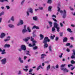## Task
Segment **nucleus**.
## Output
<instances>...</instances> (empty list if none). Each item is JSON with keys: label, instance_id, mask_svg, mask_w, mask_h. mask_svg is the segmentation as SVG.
Segmentation results:
<instances>
[{"label": "nucleus", "instance_id": "f257e3e1", "mask_svg": "<svg viewBox=\"0 0 75 75\" xmlns=\"http://www.w3.org/2000/svg\"><path fill=\"white\" fill-rule=\"evenodd\" d=\"M50 40L47 37H45L43 41V43L45 44L44 45V48H47L48 47V45L47 44V42H50Z\"/></svg>", "mask_w": 75, "mask_h": 75}, {"label": "nucleus", "instance_id": "f03ea898", "mask_svg": "<svg viewBox=\"0 0 75 75\" xmlns=\"http://www.w3.org/2000/svg\"><path fill=\"white\" fill-rule=\"evenodd\" d=\"M26 46L24 45H22L21 46V48L18 49V51L20 52H21L22 50L23 51L26 50Z\"/></svg>", "mask_w": 75, "mask_h": 75}, {"label": "nucleus", "instance_id": "7ed1b4c3", "mask_svg": "<svg viewBox=\"0 0 75 75\" xmlns=\"http://www.w3.org/2000/svg\"><path fill=\"white\" fill-rule=\"evenodd\" d=\"M30 13L32 14H33V8H29L28 11H26V14H27V16H28L30 15V13Z\"/></svg>", "mask_w": 75, "mask_h": 75}, {"label": "nucleus", "instance_id": "20e7f679", "mask_svg": "<svg viewBox=\"0 0 75 75\" xmlns=\"http://www.w3.org/2000/svg\"><path fill=\"white\" fill-rule=\"evenodd\" d=\"M54 27L55 28H56L57 29V32H59L60 31V28L59 27V25L56 22H54Z\"/></svg>", "mask_w": 75, "mask_h": 75}, {"label": "nucleus", "instance_id": "39448f33", "mask_svg": "<svg viewBox=\"0 0 75 75\" xmlns=\"http://www.w3.org/2000/svg\"><path fill=\"white\" fill-rule=\"evenodd\" d=\"M1 62L2 65H5V64H6V62H7V59L5 58L3 59H2L1 61Z\"/></svg>", "mask_w": 75, "mask_h": 75}, {"label": "nucleus", "instance_id": "423d86ee", "mask_svg": "<svg viewBox=\"0 0 75 75\" xmlns=\"http://www.w3.org/2000/svg\"><path fill=\"white\" fill-rule=\"evenodd\" d=\"M27 32V30L26 29V25H25L24 27V29L22 30V32L23 34H24Z\"/></svg>", "mask_w": 75, "mask_h": 75}, {"label": "nucleus", "instance_id": "0eeeda50", "mask_svg": "<svg viewBox=\"0 0 75 75\" xmlns=\"http://www.w3.org/2000/svg\"><path fill=\"white\" fill-rule=\"evenodd\" d=\"M23 24L24 22H23V20H20V22L17 24V26H20V25H23Z\"/></svg>", "mask_w": 75, "mask_h": 75}, {"label": "nucleus", "instance_id": "6e6552de", "mask_svg": "<svg viewBox=\"0 0 75 75\" xmlns=\"http://www.w3.org/2000/svg\"><path fill=\"white\" fill-rule=\"evenodd\" d=\"M5 51H6V50H5V49L2 50H1V48H0V52H2L1 53V54H2V55H3V54H6V52Z\"/></svg>", "mask_w": 75, "mask_h": 75}, {"label": "nucleus", "instance_id": "1a4fd4ad", "mask_svg": "<svg viewBox=\"0 0 75 75\" xmlns=\"http://www.w3.org/2000/svg\"><path fill=\"white\" fill-rule=\"evenodd\" d=\"M10 38L11 37L10 36H7L6 37V39H5L4 41L5 42H7V41H10L11 40Z\"/></svg>", "mask_w": 75, "mask_h": 75}, {"label": "nucleus", "instance_id": "9d476101", "mask_svg": "<svg viewBox=\"0 0 75 75\" xmlns=\"http://www.w3.org/2000/svg\"><path fill=\"white\" fill-rule=\"evenodd\" d=\"M6 36V34L4 33H1V34L0 36V38H3L4 37Z\"/></svg>", "mask_w": 75, "mask_h": 75}, {"label": "nucleus", "instance_id": "9b49d317", "mask_svg": "<svg viewBox=\"0 0 75 75\" xmlns=\"http://www.w3.org/2000/svg\"><path fill=\"white\" fill-rule=\"evenodd\" d=\"M61 70H63V71H65L66 72H69V70H68L66 68H61Z\"/></svg>", "mask_w": 75, "mask_h": 75}, {"label": "nucleus", "instance_id": "f8f14e48", "mask_svg": "<svg viewBox=\"0 0 75 75\" xmlns=\"http://www.w3.org/2000/svg\"><path fill=\"white\" fill-rule=\"evenodd\" d=\"M18 59L20 63H24V61H23V60H22V58L21 57H19Z\"/></svg>", "mask_w": 75, "mask_h": 75}, {"label": "nucleus", "instance_id": "ddd939ff", "mask_svg": "<svg viewBox=\"0 0 75 75\" xmlns=\"http://www.w3.org/2000/svg\"><path fill=\"white\" fill-rule=\"evenodd\" d=\"M30 38V37H28L26 38H25L24 39H23V41H25V42H27V41H28V40H29V39Z\"/></svg>", "mask_w": 75, "mask_h": 75}, {"label": "nucleus", "instance_id": "4468645a", "mask_svg": "<svg viewBox=\"0 0 75 75\" xmlns=\"http://www.w3.org/2000/svg\"><path fill=\"white\" fill-rule=\"evenodd\" d=\"M10 45L7 44H5L4 46V48H10Z\"/></svg>", "mask_w": 75, "mask_h": 75}, {"label": "nucleus", "instance_id": "2eb2a0df", "mask_svg": "<svg viewBox=\"0 0 75 75\" xmlns=\"http://www.w3.org/2000/svg\"><path fill=\"white\" fill-rule=\"evenodd\" d=\"M33 44L32 46L34 47V46H35L36 45L35 43H37V42L35 40H33Z\"/></svg>", "mask_w": 75, "mask_h": 75}, {"label": "nucleus", "instance_id": "dca6fc26", "mask_svg": "<svg viewBox=\"0 0 75 75\" xmlns=\"http://www.w3.org/2000/svg\"><path fill=\"white\" fill-rule=\"evenodd\" d=\"M47 56V55L45 54H42L41 55V59H42L43 58H44V57H46Z\"/></svg>", "mask_w": 75, "mask_h": 75}, {"label": "nucleus", "instance_id": "f3484780", "mask_svg": "<svg viewBox=\"0 0 75 75\" xmlns=\"http://www.w3.org/2000/svg\"><path fill=\"white\" fill-rule=\"evenodd\" d=\"M48 23L49 25L50 26V27H52V22L51 21H49L48 22Z\"/></svg>", "mask_w": 75, "mask_h": 75}, {"label": "nucleus", "instance_id": "a211bd4d", "mask_svg": "<svg viewBox=\"0 0 75 75\" xmlns=\"http://www.w3.org/2000/svg\"><path fill=\"white\" fill-rule=\"evenodd\" d=\"M33 70L31 69H30V70L29 71V74L28 73H27V75H28V74H33V73H31V72H32L33 71Z\"/></svg>", "mask_w": 75, "mask_h": 75}, {"label": "nucleus", "instance_id": "6ab92c4d", "mask_svg": "<svg viewBox=\"0 0 75 75\" xmlns=\"http://www.w3.org/2000/svg\"><path fill=\"white\" fill-rule=\"evenodd\" d=\"M50 68L51 65H48V66L47 67L46 71H48V70H49Z\"/></svg>", "mask_w": 75, "mask_h": 75}, {"label": "nucleus", "instance_id": "aec40b11", "mask_svg": "<svg viewBox=\"0 0 75 75\" xmlns=\"http://www.w3.org/2000/svg\"><path fill=\"white\" fill-rule=\"evenodd\" d=\"M68 40V38L67 37H65L64 38L63 40V42H67Z\"/></svg>", "mask_w": 75, "mask_h": 75}, {"label": "nucleus", "instance_id": "412c9836", "mask_svg": "<svg viewBox=\"0 0 75 75\" xmlns=\"http://www.w3.org/2000/svg\"><path fill=\"white\" fill-rule=\"evenodd\" d=\"M55 27H54H54H53L52 28V32H54V31H55Z\"/></svg>", "mask_w": 75, "mask_h": 75}, {"label": "nucleus", "instance_id": "4be33fe9", "mask_svg": "<svg viewBox=\"0 0 75 75\" xmlns=\"http://www.w3.org/2000/svg\"><path fill=\"white\" fill-rule=\"evenodd\" d=\"M8 27H10V28H13L14 27V26L13 25H12L11 24H9L8 25Z\"/></svg>", "mask_w": 75, "mask_h": 75}, {"label": "nucleus", "instance_id": "5701e85b", "mask_svg": "<svg viewBox=\"0 0 75 75\" xmlns=\"http://www.w3.org/2000/svg\"><path fill=\"white\" fill-rule=\"evenodd\" d=\"M40 40H42L43 38H44V36L40 34Z\"/></svg>", "mask_w": 75, "mask_h": 75}, {"label": "nucleus", "instance_id": "b1692460", "mask_svg": "<svg viewBox=\"0 0 75 75\" xmlns=\"http://www.w3.org/2000/svg\"><path fill=\"white\" fill-rule=\"evenodd\" d=\"M11 20L12 21H14V16H12L11 18H10Z\"/></svg>", "mask_w": 75, "mask_h": 75}, {"label": "nucleus", "instance_id": "393cba45", "mask_svg": "<svg viewBox=\"0 0 75 75\" xmlns=\"http://www.w3.org/2000/svg\"><path fill=\"white\" fill-rule=\"evenodd\" d=\"M33 29L36 28V29H40V28H39V27H38V26H37L35 25H34L33 27Z\"/></svg>", "mask_w": 75, "mask_h": 75}, {"label": "nucleus", "instance_id": "a878e982", "mask_svg": "<svg viewBox=\"0 0 75 75\" xmlns=\"http://www.w3.org/2000/svg\"><path fill=\"white\" fill-rule=\"evenodd\" d=\"M51 9H52V6H50L48 7V11H51Z\"/></svg>", "mask_w": 75, "mask_h": 75}, {"label": "nucleus", "instance_id": "bb28decb", "mask_svg": "<svg viewBox=\"0 0 75 75\" xmlns=\"http://www.w3.org/2000/svg\"><path fill=\"white\" fill-rule=\"evenodd\" d=\"M52 46L50 45L49 46V49L50 51V52H52Z\"/></svg>", "mask_w": 75, "mask_h": 75}, {"label": "nucleus", "instance_id": "cd10ccee", "mask_svg": "<svg viewBox=\"0 0 75 75\" xmlns=\"http://www.w3.org/2000/svg\"><path fill=\"white\" fill-rule=\"evenodd\" d=\"M40 68H42V69H43V68L42 67L41 65H40L37 68V71H38V70H39V69H40Z\"/></svg>", "mask_w": 75, "mask_h": 75}, {"label": "nucleus", "instance_id": "c85d7f7f", "mask_svg": "<svg viewBox=\"0 0 75 75\" xmlns=\"http://www.w3.org/2000/svg\"><path fill=\"white\" fill-rule=\"evenodd\" d=\"M33 19L34 20H35V21H37V20H38V19L37 18V16L33 17Z\"/></svg>", "mask_w": 75, "mask_h": 75}, {"label": "nucleus", "instance_id": "c756f323", "mask_svg": "<svg viewBox=\"0 0 75 75\" xmlns=\"http://www.w3.org/2000/svg\"><path fill=\"white\" fill-rule=\"evenodd\" d=\"M55 37V35H53V36L51 35L50 36V38L52 40H54V37Z\"/></svg>", "mask_w": 75, "mask_h": 75}, {"label": "nucleus", "instance_id": "7c9ffc66", "mask_svg": "<svg viewBox=\"0 0 75 75\" xmlns=\"http://www.w3.org/2000/svg\"><path fill=\"white\" fill-rule=\"evenodd\" d=\"M4 1H6L7 2H8V0H0V2H2V3H3Z\"/></svg>", "mask_w": 75, "mask_h": 75}, {"label": "nucleus", "instance_id": "2f4dec72", "mask_svg": "<svg viewBox=\"0 0 75 75\" xmlns=\"http://www.w3.org/2000/svg\"><path fill=\"white\" fill-rule=\"evenodd\" d=\"M27 31H28V32L30 33L31 31V29L30 28V27H28L27 28Z\"/></svg>", "mask_w": 75, "mask_h": 75}, {"label": "nucleus", "instance_id": "473e14b6", "mask_svg": "<svg viewBox=\"0 0 75 75\" xmlns=\"http://www.w3.org/2000/svg\"><path fill=\"white\" fill-rule=\"evenodd\" d=\"M52 3V0H48L47 2V3L48 4H51Z\"/></svg>", "mask_w": 75, "mask_h": 75}, {"label": "nucleus", "instance_id": "72a5a7b5", "mask_svg": "<svg viewBox=\"0 0 75 75\" xmlns=\"http://www.w3.org/2000/svg\"><path fill=\"white\" fill-rule=\"evenodd\" d=\"M67 30L69 32V33H72V31H71V29L69 28H68Z\"/></svg>", "mask_w": 75, "mask_h": 75}, {"label": "nucleus", "instance_id": "f704fd0d", "mask_svg": "<svg viewBox=\"0 0 75 75\" xmlns=\"http://www.w3.org/2000/svg\"><path fill=\"white\" fill-rule=\"evenodd\" d=\"M26 52L27 53L26 54V55H28L29 56H31V54H30V51H27Z\"/></svg>", "mask_w": 75, "mask_h": 75}, {"label": "nucleus", "instance_id": "c9c22d12", "mask_svg": "<svg viewBox=\"0 0 75 75\" xmlns=\"http://www.w3.org/2000/svg\"><path fill=\"white\" fill-rule=\"evenodd\" d=\"M6 8L7 10H9L10 8V7L9 6H6Z\"/></svg>", "mask_w": 75, "mask_h": 75}, {"label": "nucleus", "instance_id": "e433bc0d", "mask_svg": "<svg viewBox=\"0 0 75 75\" xmlns=\"http://www.w3.org/2000/svg\"><path fill=\"white\" fill-rule=\"evenodd\" d=\"M4 12L3 11L1 13H0V16H1L2 15H4Z\"/></svg>", "mask_w": 75, "mask_h": 75}, {"label": "nucleus", "instance_id": "4c0bfd02", "mask_svg": "<svg viewBox=\"0 0 75 75\" xmlns=\"http://www.w3.org/2000/svg\"><path fill=\"white\" fill-rule=\"evenodd\" d=\"M66 16H67V14H63L62 17L63 18H65L66 17Z\"/></svg>", "mask_w": 75, "mask_h": 75}, {"label": "nucleus", "instance_id": "58836bf2", "mask_svg": "<svg viewBox=\"0 0 75 75\" xmlns=\"http://www.w3.org/2000/svg\"><path fill=\"white\" fill-rule=\"evenodd\" d=\"M71 63L72 64H75V62L74 61V60H71Z\"/></svg>", "mask_w": 75, "mask_h": 75}, {"label": "nucleus", "instance_id": "ea45409f", "mask_svg": "<svg viewBox=\"0 0 75 75\" xmlns=\"http://www.w3.org/2000/svg\"><path fill=\"white\" fill-rule=\"evenodd\" d=\"M39 10H42L44 9V8H43V7H39Z\"/></svg>", "mask_w": 75, "mask_h": 75}, {"label": "nucleus", "instance_id": "a19ab883", "mask_svg": "<svg viewBox=\"0 0 75 75\" xmlns=\"http://www.w3.org/2000/svg\"><path fill=\"white\" fill-rule=\"evenodd\" d=\"M25 1V0H23L21 2V4L22 6H23V4H24Z\"/></svg>", "mask_w": 75, "mask_h": 75}, {"label": "nucleus", "instance_id": "79ce46f5", "mask_svg": "<svg viewBox=\"0 0 75 75\" xmlns=\"http://www.w3.org/2000/svg\"><path fill=\"white\" fill-rule=\"evenodd\" d=\"M59 40V38L58 37H56L55 40L56 41H58V40Z\"/></svg>", "mask_w": 75, "mask_h": 75}, {"label": "nucleus", "instance_id": "37998d69", "mask_svg": "<svg viewBox=\"0 0 75 75\" xmlns=\"http://www.w3.org/2000/svg\"><path fill=\"white\" fill-rule=\"evenodd\" d=\"M38 49V47L37 46H35L33 47V49L34 50H37V49Z\"/></svg>", "mask_w": 75, "mask_h": 75}, {"label": "nucleus", "instance_id": "c03bdc74", "mask_svg": "<svg viewBox=\"0 0 75 75\" xmlns=\"http://www.w3.org/2000/svg\"><path fill=\"white\" fill-rule=\"evenodd\" d=\"M62 55H63V53H61V54L60 55H59V58H62Z\"/></svg>", "mask_w": 75, "mask_h": 75}, {"label": "nucleus", "instance_id": "a18cd8bd", "mask_svg": "<svg viewBox=\"0 0 75 75\" xmlns=\"http://www.w3.org/2000/svg\"><path fill=\"white\" fill-rule=\"evenodd\" d=\"M57 8H58V10H57L59 12L60 11V10H61V8H60L58 6Z\"/></svg>", "mask_w": 75, "mask_h": 75}, {"label": "nucleus", "instance_id": "49530a36", "mask_svg": "<svg viewBox=\"0 0 75 75\" xmlns=\"http://www.w3.org/2000/svg\"><path fill=\"white\" fill-rule=\"evenodd\" d=\"M62 35H63V33L61 32L60 33V37H62Z\"/></svg>", "mask_w": 75, "mask_h": 75}, {"label": "nucleus", "instance_id": "de8ad7c7", "mask_svg": "<svg viewBox=\"0 0 75 75\" xmlns=\"http://www.w3.org/2000/svg\"><path fill=\"white\" fill-rule=\"evenodd\" d=\"M71 58H72V59H75V56L74 55H72L71 57Z\"/></svg>", "mask_w": 75, "mask_h": 75}, {"label": "nucleus", "instance_id": "09e8293b", "mask_svg": "<svg viewBox=\"0 0 75 75\" xmlns=\"http://www.w3.org/2000/svg\"><path fill=\"white\" fill-rule=\"evenodd\" d=\"M65 65H66V64H62V65H61V67L63 68V67H64Z\"/></svg>", "mask_w": 75, "mask_h": 75}, {"label": "nucleus", "instance_id": "8fccbe9b", "mask_svg": "<svg viewBox=\"0 0 75 75\" xmlns=\"http://www.w3.org/2000/svg\"><path fill=\"white\" fill-rule=\"evenodd\" d=\"M31 41H32V42H33V41L34 40V38H33L32 37H31Z\"/></svg>", "mask_w": 75, "mask_h": 75}, {"label": "nucleus", "instance_id": "3c124183", "mask_svg": "<svg viewBox=\"0 0 75 75\" xmlns=\"http://www.w3.org/2000/svg\"><path fill=\"white\" fill-rule=\"evenodd\" d=\"M71 44L69 43H67L66 44V46H69Z\"/></svg>", "mask_w": 75, "mask_h": 75}, {"label": "nucleus", "instance_id": "603ef678", "mask_svg": "<svg viewBox=\"0 0 75 75\" xmlns=\"http://www.w3.org/2000/svg\"><path fill=\"white\" fill-rule=\"evenodd\" d=\"M64 14H67V11H66L65 10H64Z\"/></svg>", "mask_w": 75, "mask_h": 75}, {"label": "nucleus", "instance_id": "864d4df0", "mask_svg": "<svg viewBox=\"0 0 75 75\" xmlns=\"http://www.w3.org/2000/svg\"><path fill=\"white\" fill-rule=\"evenodd\" d=\"M73 66V65L72 64H69L68 65V67H69V68H70L71 67V66L72 67Z\"/></svg>", "mask_w": 75, "mask_h": 75}, {"label": "nucleus", "instance_id": "5fc2aeb1", "mask_svg": "<svg viewBox=\"0 0 75 75\" xmlns=\"http://www.w3.org/2000/svg\"><path fill=\"white\" fill-rule=\"evenodd\" d=\"M69 8L71 10V11L74 10V8H72V7L70 6Z\"/></svg>", "mask_w": 75, "mask_h": 75}, {"label": "nucleus", "instance_id": "6e6d98bb", "mask_svg": "<svg viewBox=\"0 0 75 75\" xmlns=\"http://www.w3.org/2000/svg\"><path fill=\"white\" fill-rule=\"evenodd\" d=\"M75 66H74V67H71V71H73V70H74V69H75Z\"/></svg>", "mask_w": 75, "mask_h": 75}, {"label": "nucleus", "instance_id": "4d7b16f0", "mask_svg": "<svg viewBox=\"0 0 75 75\" xmlns=\"http://www.w3.org/2000/svg\"><path fill=\"white\" fill-rule=\"evenodd\" d=\"M23 70H24V71H26V72H27V71H28V69H23Z\"/></svg>", "mask_w": 75, "mask_h": 75}, {"label": "nucleus", "instance_id": "13d9d810", "mask_svg": "<svg viewBox=\"0 0 75 75\" xmlns=\"http://www.w3.org/2000/svg\"><path fill=\"white\" fill-rule=\"evenodd\" d=\"M27 58V57L26 56H25L24 57L23 59L24 60H25V59H26Z\"/></svg>", "mask_w": 75, "mask_h": 75}, {"label": "nucleus", "instance_id": "bf43d9fd", "mask_svg": "<svg viewBox=\"0 0 75 75\" xmlns=\"http://www.w3.org/2000/svg\"><path fill=\"white\" fill-rule=\"evenodd\" d=\"M18 75H20L21 74V71H19V72L18 73Z\"/></svg>", "mask_w": 75, "mask_h": 75}, {"label": "nucleus", "instance_id": "052dcab7", "mask_svg": "<svg viewBox=\"0 0 75 75\" xmlns=\"http://www.w3.org/2000/svg\"><path fill=\"white\" fill-rule=\"evenodd\" d=\"M52 19L55 21V22H57V21L54 18H52Z\"/></svg>", "mask_w": 75, "mask_h": 75}, {"label": "nucleus", "instance_id": "680f3d73", "mask_svg": "<svg viewBox=\"0 0 75 75\" xmlns=\"http://www.w3.org/2000/svg\"><path fill=\"white\" fill-rule=\"evenodd\" d=\"M58 7H60L61 6V3H60L58 4Z\"/></svg>", "mask_w": 75, "mask_h": 75}, {"label": "nucleus", "instance_id": "e2e57ef3", "mask_svg": "<svg viewBox=\"0 0 75 75\" xmlns=\"http://www.w3.org/2000/svg\"><path fill=\"white\" fill-rule=\"evenodd\" d=\"M52 17H55V18H57V16H56L54 15H53Z\"/></svg>", "mask_w": 75, "mask_h": 75}, {"label": "nucleus", "instance_id": "0e129e2a", "mask_svg": "<svg viewBox=\"0 0 75 75\" xmlns=\"http://www.w3.org/2000/svg\"><path fill=\"white\" fill-rule=\"evenodd\" d=\"M60 25L61 26V27H63V24H62V23H60Z\"/></svg>", "mask_w": 75, "mask_h": 75}, {"label": "nucleus", "instance_id": "69168bd1", "mask_svg": "<svg viewBox=\"0 0 75 75\" xmlns=\"http://www.w3.org/2000/svg\"><path fill=\"white\" fill-rule=\"evenodd\" d=\"M70 38L71 40H74V38L73 37H71Z\"/></svg>", "mask_w": 75, "mask_h": 75}, {"label": "nucleus", "instance_id": "338daca9", "mask_svg": "<svg viewBox=\"0 0 75 75\" xmlns=\"http://www.w3.org/2000/svg\"><path fill=\"white\" fill-rule=\"evenodd\" d=\"M67 52H69L70 51V50H69V49L67 48Z\"/></svg>", "mask_w": 75, "mask_h": 75}, {"label": "nucleus", "instance_id": "774afa93", "mask_svg": "<svg viewBox=\"0 0 75 75\" xmlns=\"http://www.w3.org/2000/svg\"><path fill=\"white\" fill-rule=\"evenodd\" d=\"M72 14L73 15V16H75V12H72Z\"/></svg>", "mask_w": 75, "mask_h": 75}]
</instances>
